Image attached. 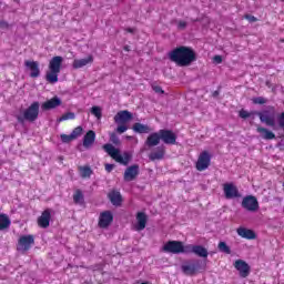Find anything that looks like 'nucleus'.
I'll list each match as a JSON object with an SVG mask.
<instances>
[{
  "label": "nucleus",
  "instance_id": "f257e3e1",
  "mask_svg": "<svg viewBox=\"0 0 284 284\" xmlns=\"http://www.w3.org/2000/svg\"><path fill=\"white\" fill-rule=\"evenodd\" d=\"M169 59L178 65L185 67L196 61V53L187 47H179L169 53Z\"/></svg>",
  "mask_w": 284,
  "mask_h": 284
},
{
  "label": "nucleus",
  "instance_id": "f03ea898",
  "mask_svg": "<svg viewBox=\"0 0 284 284\" xmlns=\"http://www.w3.org/2000/svg\"><path fill=\"white\" fill-rule=\"evenodd\" d=\"M61 65H63V57L55 55L49 62V71L45 74V81L54 84L59 82V74L61 73Z\"/></svg>",
  "mask_w": 284,
  "mask_h": 284
},
{
  "label": "nucleus",
  "instance_id": "7ed1b4c3",
  "mask_svg": "<svg viewBox=\"0 0 284 284\" xmlns=\"http://www.w3.org/2000/svg\"><path fill=\"white\" fill-rule=\"evenodd\" d=\"M104 152L111 156L116 163H121V165H128L132 159V155L129 152H124L123 155H121V150L114 148L111 143H106L102 146Z\"/></svg>",
  "mask_w": 284,
  "mask_h": 284
},
{
  "label": "nucleus",
  "instance_id": "20e7f679",
  "mask_svg": "<svg viewBox=\"0 0 284 284\" xmlns=\"http://www.w3.org/2000/svg\"><path fill=\"white\" fill-rule=\"evenodd\" d=\"M39 102H33L27 110L23 111V114L17 115V121L19 123H23L24 121H29L30 123H34L39 119Z\"/></svg>",
  "mask_w": 284,
  "mask_h": 284
},
{
  "label": "nucleus",
  "instance_id": "39448f33",
  "mask_svg": "<svg viewBox=\"0 0 284 284\" xmlns=\"http://www.w3.org/2000/svg\"><path fill=\"white\" fill-rule=\"evenodd\" d=\"M260 118L261 123H265L268 128H274L276 125V110L274 106H270L267 110L255 112Z\"/></svg>",
  "mask_w": 284,
  "mask_h": 284
},
{
  "label": "nucleus",
  "instance_id": "423d86ee",
  "mask_svg": "<svg viewBox=\"0 0 284 284\" xmlns=\"http://www.w3.org/2000/svg\"><path fill=\"white\" fill-rule=\"evenodd\" d=\"M181 270L185 276H196L201 272V261H186L181 265Z\"/></svg>",
  "mask_w": 284,
  "mask_h": 284
},
{
  "label": "nucleus",
  "instance_id": "0eeeda50",
  "mask_svg": "<svg viewBox=\"0 0 284 284\" xmlns=\"http://www.w3.org/2000/svg\"><path fill=\"white\" fill-rule=\"evenodd\" d=\"M162 251L168 254H183V242L181 241H169L163 246Z\"/></svg>",
  "mask_w": 284,
  "mask_h": 284
},
{
  "label": "nucleus",
  "instance_id": "6e6552de",
  "mask_svg": "<svg viewBox=\"0 0 284 284\" xmlns=\"http://www.w3.org/2000/svg\"><path fill=\"white\" fill-rule=\"evenodd\" d=\"M159 132L160 141H162L165 145H176V133L168 129H161Z\"/></svg>",
  "mask_w": 284,
  "mask_h": 284
},
{
  "label": "nucleus",
  "instance_id": "1a4fd4ad",
  "mask_svg": "<svg viewBox=\"0 0 284 284\" xmlns=\"http://www.w3.org/2000/svg\"><path fill=\"white\" fill-rule=\"evenodd\" d=\"M212 161V156L207 151H204L200 154L197 162H196V170L199 172H203L210 168V162Z\"/></svg>",
  "mask_w": 284,
  "mask_h": 284
},
{
  "label": "nucleus",
  "instance_id": "9d476101",
  "mask_svg": "<svg viewBox=\"0 0 284 284\" xmlns=\"http://www.w3.org/2000/svg\"><path fill=\"white\" fill-rule=\"evenodd\" d=\"M242 207L247 212H256L258 210V200L254 195H247L242 200Z\"/></svg>",
  "mask_w": 284,
  "mask_h": 284
},
{
  "label": "nucleus",
  "instance_id": "9b49d317",
  "mask_svg": "<svg viewBox=\"0 0 284 284\" xmlns=\"http://www.w3.org/2000/svg\"><path fill=\"white\" fill-rule=\"evenodd\" d=\"M34 245V236L32 235H23L18 241V251L19 252H28L30 247Z\"/></svg>",
  "mask_w": 284,
  "mask_h": 284
},
{
  "label": "nucleus",
  "instance_id": "f8f14e48",
  "mask_svg": "<svg viewBox=\"0 0 284 284\" xmlns=\"http://www.w3.org/2000/svg\"><path fill=\"white\" fill-rule=\"evenodd\" d=\"M223 192H224L225 199H229V200L241 197L239 187H236V185H234L233 183L223 184Z\"/></svg>",
  "mask_w": 284,
  "mask_h": 284
},
{
  "label": "nucleus",
  "instance_id": "ddd939ff",
  "mask_svg": "<svg viewBox=\"0 0 284 284\" xmlns=\"http://www.w3.org/2000/svg\"><path fill=\"white\" fill-rule=\"evenodd\" d=\"M140 168L139 164H133L131 166H128L124 171L123 179L126 183H130L131 181H135L136 176H139Z\"/></svg>",
  "mask_w": 284,
  "mask_h": 284
},
{
  "label": "nucleus",
  "instance_id": "4468645a",
  "mask_svg": "<svg viewBox=\"0 0 284 284\" xmlns=\"http://www.w3.org/2000/svg\"><path fill=\"white\" fill-rule=\"evenodd\" d=\"M234 267L237 270V272H240V276L242 278H247V276H250V264H247V262L237 260L234 263Z\"/></svg>",
  "mask_w": 284,
  "mask_h": 284
},
{
  "label": "nucleus",
  "instance_id": "2eb2a0df",
  "mask_svg": "<svg viewBox=\"0 0 284 284\" xmlns=\"http://www.w3.org/2000/svg\"><path fill=\"white\" fill-rule=\"evenodd\" d=\"M24 65L28 70H30L31 79H38V77H41V69H39V62L27 60L24 61Z\"/></svg>",
  "mask_w": 284,
  "mask_h": 284
},
{
  "label": "nucleus",
  "instance_id": "dca6fc26",
  "mask_svg": "<svg viewBox=\"0 0 284 284\" xmlns=\"http://www.w3.org/2000/svg\"><path fill=\"white\" fill-rule=\"evenodd\" d=\"M135 219L138 221V223L135 224V231L143 232V230L148 225V215L143 212H138Z\"/></svg>",
  "mask_w": 284,
  "mask_h": 284
},
{
  "label": "nucleus",
  "instance_id": "f3484780",
  "mask_svg": "<svg viewBox=\"0 0 284 284\" xmlns=\"http://www.w3.org/2000/svg\"><path fill=\"white\" fill-rule=\"evenodd\" d=\"M94 63V57L89 55L88 58H83V59H75L72 63V68L74 70H79L81 68H85V65H90Z\"/></svg>",
  "mask_w": 284,
  "mask_h": 284
},
{
  "label": "nucleus",
  "instance_id": "a211bd4d",
  "mask_svg": "<svg viewBox=\"0 0 284 284\" xmlns=\"http://www.w3.org/2000/svg\"><path fill=\"white\" fill-rule=\"evenodd\" d=\"M159 143H161L160 131L149 134V136L145 140L146 148H156Z\"/></svg>",
  "mask_w": 284,
  "mask_h": 284
},
{
  "label": "nucleus",
  "instance_id": "6ab92c4d",
  "mask_svg": "<svg viewBox=\"0 0 284 284\" xmlns=\"http://www.w3.org/2000/svg\"><path fill=\"white\" fill-rule=\"evenodd\" d=\"M114 221V216L112 215V212L110 211H104L100 214L99 219V225L101 227H109L110 223Z\"/></svg>",
  "mask_w": 284,
  "mask_h": 284
},
{
  "label": "nucleus",
  "instance_id": "aec40b11",
  "mask_svg": "<svg viewBox=\"0 0 284 284\" xmlns=\"http://www.w3.org/2000/svg\"><path fill=\"white\" fill-rule=\"evenodd\" d=\"M165 158V146L161 145L155 148L150 154V161H161Z\"/></svg>",
  "mask_w": 284,
  "mask_h": 284
},
{
  "label": "nucleus",
  "instance_id": "412c9836",
  "mask_svg": "<svg viewBox=\"0 0 284 284\" xmlns=\"http://www.w3.org/2000/svg\"><path fill=\"white\" fill-rule=\"evenodd\" d=\"M52 219V215L50 213V209H47L42 212L41 216L38 219V225L40 227H50V220Z\"/></svg>",
  "mask_w": 284,
  "mask_h": 284
},
{
  "label": "nucleus",
  "instance_id": "4be33fe9",
  "mask_svg": "<svg viewBox=\"0 0 284 284\" xmlns=\"http://www.w3.org/2000/svg\"><path fill=\"white\" fill-rule=\"evenodd\" d=\"M114 121L116 123H128L129 121H132V113L128 110L119 111L114 115Z\"/></svg>",
  "mask_w": 284,
  "mask_h": 284
},
{
  "label": "nucleus",
  "instance_id": "5701e85b",
  "mask_svg": "<svg viewBox=\"0 0 284 284\" xmlns=\"http://www.w3.org/2000/svg\"><path fill=\"white\" fill-rule=\"evenodd\" d=\"M59 105H61V98L53 97L52 99L42 103L41 108L42 110L48 111V110H54V108H59Z\"/></svg>",
  "mask_w": 284,
  "mask_h": 284
},
{
  "label": "nucleus",
  "instance_id": "b1692460",
  "mask_svg": "<svg viewBox=\"0 0 284 284\" xmlns=\"http://www.w3.org/2000/svg\"><path fill=\"white\" fill-rule=\"evenodd\" d=\"M94 141H97V133H94V131L92 130L88 131L83 138V148H85V150H89V148H92V145H94Z\"/></svg>",
  "mask_w": 284,
  "mask_h": 284
},
{
  "label": "nucleus",
  "instance_id": "393cba45",
  "mask_svg": "<svg viewBox=\"0 0 284 284\" xmlns=\"http://www.w3.org/2000/svg\"><path fill=\"white\" fill-rule=\"evenodd\" d=\"M132 130L136 134H150V132H152V128H150V125L142 124V123H139V122L133 124Z\"/></svg>",
  "mask_w": 284,
  "mask_h": 284
},
{
  "label": "nucleus",
  "instance_id": "a878e982",
  "mask_svg": "<svg viewBox=\"0 0 284 284\" xmlns=\"http://www.w3.org/2000/svg\"><path fill=\"white\" fill-rule=\"evenodd\" d=\"M237 234L242 239H247V241H254V239H256V233H254V231L245 229V227L237 229Z\"/></svg>",
  "mask_w": 284,
  "mask_h": 284
},
{
  "label": "nucleus",
  "instance_id": "bb28decb",
  "mask_svg": "<svg viewBox=\"0 0 284 284\" xmlns=\"http://www.w3.org/2000/svg\"><path fill=\"white\" fill-rule=\"evenodd\" d=\"M109 199H110L112 205H115L116 207H119V205H121V203L123 202V197L121 196V192H119V191L110 192Z\"/></svg>",
  "mask_w": 284,
  "mask_h": 284
},
{
  "label": "nucleus",
  "instance_id": "cd10ccee",
  "mask_svg": "<svg viewBox=\"0 0 284 284\" xmlns=\"http://www.w3.org/2000/svg\"><path fill=\"white\" fill-rule=\"evenodd\" d=\"M257 132H258V134H262V139H265L266 141H272V140L276 139V134H274V132H272L263 126H258Z\"/></svg>",
  "mask_w": 284,
  "mask_h": 284
},
{
  "label": "nucleus",
  "instance_id": "c85d7f7f",
  "mask_svg": "<svg viewBox=\"0 0 284 284\" xmlns=\"http://www.w3.org/2000/svg\"><path fill=\"white\" fill-rule=\"evenodd\" d=\"M192 253L196 256H200V258H207V248L201 246V245H194L192 248Z\"/></svg>",
  "mask_w": 284,
  "mask_h": 284
},
{
  "label": "nucleus",
  "instance_id": "c756f323",
  "mask_svg": "<svg viewBox=\"0 0 284 284\" xmlns=\"http://www.w3.org/2000/svg\"><path fill=\"white\" fill-rule=\"evenodd\" d=\"M10 217L6 214H0V232L10 227Z\"/></svg>",
  "mask_w": 284,
  "mask_h": 284
},
{
  "label": "nucleus",
  "instance_id": "7c9ffc66",
  "mask_svg": "<svg viewBox=\"0 0 284 284\" xmlns=\"http://www.w3.org/2000/svg\"><path fill=\"white\" fill-rule=\"evenodd\" d=\"M84 197H83V192L81 190H77L75 193L73 194V203L77 205H83Z\"/></svg>",
  "mask_w": 284,
  "mask_h": 284
},
{
  "label": "nucleus",
  "instance_id": "2f4dec72",
  "mask_svg": "<svg viewBox=\"0 0 284 284\" xmlns=\"http://www.w3.org/2000/svg\"><path fill=\"white\" fill-rule=\"evenodd\" d=\"M217 248L223 254H232V248H230V246L225 242H220Z\"/></svg>",
  "mask_w": 284,
  "mask_h": 284
},
{
  "label": "nucleus",
  "instance_id": "473e14b6",
  "mask_svg": "<svg viewBox=\"0 0 284 284\" xmlns=\"http://www.w3.org/2000/svg\"><path fill=\"white\" fill-rule=\"evenodd\" d=\"M80 174L82 179H88L92 175V169H90V166H81Z\"/></svg>",
  "mask_w": 284,
  "mask_h": 284
},
{
  "label": "nucleus",
  "instance_id": "72a5a7b5",
  "mask_svg": "<svg viewBox=\"0 0 284 284\" xmlns=\"http://www.w3.org/2000/svg\"><path fill=\"white\" fill-rule=\"evenodd\" d=\"M75 119V115L73 112H68V113H64L62 116L59 118V123H61L62 121H70V120H74Z\"/></svg>",
  "mask_w": 284,
  "mask_h": 284
},
{
  "label": "nucleus",
  "instance_id": "f704fd0d",
  "mask_svg": "<svg viewBox=\"0 0 284 284\" xmlns=\"http://www.w3.org/2000/svg\"><path fill=\"white\" fill-rule=\"evenodd\" d=\"M81 134H83V128L82 126H78L75 128L72 132H71V139H79V136H81Z\"/></svg>",
  "mask_w": 284,
  "mask_h": 284
},
{
  "label": "nucleus",
  "instance_id": "c9c22d12",
  "mask_svg": "<svg viewBox=\"0 0 284 284\" xmlns=\"http://www.w3.org/2000/svg\"><path fill=\"white\" fill-rule=\"evenodd\" d=\"M110 142L113 143V145H121V139H119L116 133H110Z\"/></svg>",
  "mask_w": 284,
  "mask_h": 284
},
{
  "label": "nucleus",
  "instance_id": "e433bc0d",
  "mask_svg": "<svg viewBox=\"0 0 284 284\" xmlns=\"http://www.w3.org/2000/svg\"><path fill=\"white\" fill-rule=\"evenodd\" d=\"M91 114L95 116L97 119H101L102 113H101V108L100 106H92L91 108Z\"/></svg>",
  "mask_w": 284,
  "mask_h": 284
},
{
  "label": "nucleus",
  "instance_id": "4c0bfd02",
  "mask_svg": "<svg viewBox=\"0 0 284 284\" xmlns=\"http://www.w3.org/2000/svg\"><path fill=\"white\" fill-rule=\"evenodd\" d=\"M253 103H255L256 105H265V103H267V99L263 97H257L253 99Z\"/></svg>",
  "mask_w": 284,
  "mask_h": 284
},
{
  "label": "nucleus",
  "instance_id": "58836bf2",
  "mask_svg": "<svg viewBox=\"0 0 284 284\" xmlns=\"http://www.w3.org/2000/svg\"><path fill=\"white\" fill-rule=\"evenodd\" d=\"M60 139L62 143H70L71 141H74V138H72V134H61Z\"/></svg>",
  "mask_w": 284,
  "mask_h": 284
},
{
  "label": "nucleus",
  "instance_id": "ea45409f",
  "mask_svg": "<svg viewBox=\"0 0 284 284\" xmlns=\"http://www.w3.org/2000/svg\"><path fill=\"white\" fill-rule=\"evenodd\" d=\"M250 116H252V113H250V112H247L243 109L240 111V118L241 119H250Z\"/></svg>",
  "mask_w": 284,
  "mask_h": 284
},
{
  "label": "nucleus",
  "instance_id": "a19ab883",
  "mask_svg": "<svg viewBox=\"0 0 284 284\" xmlns=\"http://www.w3.org/2000/svg\"><path fill=\"white\" fill-rule=\"evenodd\" d=\"M118 134H123L124 132H128V126L126 125H119L116 128Z\"/></svg>",
  "mask_w": 284,
  "mask_h": 284
},
{
  "label": "nucleus",
  "instance_id": "79ce46f5",
  "mask_svg": "<svg viewBox=\"0 0 284 284\" xmlns=\"http://www.w3.org/2000/svg\"><path fill=\"white\" fill-rule=\"evenodd\" d=\"M178 28H179V30H185V28H187V22L180 20L178 22Z\"/></svg>",
  "mask_w": 284,
  "mask_h": 284
},
{
  "label": "nucleus",
  "instance_id": "37998d69",
  "mask_svg": "<svg viewBox=\"0 0 284 284\" xmlns=\"http://www.w3.org/2000/svg\"><path fill=\"white\" fill-rule=\"evenodd\" d=\"M194 247V245H186V246H184L183 245V254H190V253H192V248Z\"/></svg>",
  "mask_w": 284,
  "mask_h": 284
},
{
  "label": "nucleus",
  "instance_id": "c03bdc74",
  "mask_svg": "<svg viewBox=\"0 0 284 284\" xmlns=\"http://www.w3.org/2000/svg\"><path fill=\"white\" fill-rule=\"evenodd\" d=\"M153 91L156 93V94H164L165 91H163V89L159 85L156 87H153Z\"/></svg>",
  "mask_w": 284,
  "mask_h": 284
},
{
  "label": "nucleus",
  "instance_id": "a18cd8bd",
  "mask_svg": "<svg viewBox=\"0 0 284 284\" xmlns=\"http://www.w3.org/2000/svg\"><path fill=\"white\" fill-rule=\"evenodd\" d=\"M245 19H247V21H250V23L256 22V17H254V16L246 14Z\"/></svg>",
  "mask_w": 284,
  "mask_h": 284
},
{
  "label": "nucleus",
  "instance_id": "49530a36",
  "mask_svg": "<svg viewBox=\"0 0 284 284\" xmlns=\"http://www.w3.org/2000/svg\"><path fill=\"white\" fill-rule=\"evenodd\" d=\"M278 123H280V128L284 129V112L281 113V115L278 118Z\"/></svg>",
  "mask_w": 284,
  "mask_h": 284
},
{
  "label": "nucleus",
  "instance_id": "de8ad7c7",
  "mask_svg": "<svg viewBox=\"0 0 284 284\" xmlns=\"http://www.w3.org/2000/svg\"><path fill=\"white\" fill-rule=\"evenodd\" d=\"M214 63H223V58L221 55L213 57Z\"/></svg>",
  "mask_w": 284,
  "mask_h": 284
},
{
  "label": "nucleus",
  "instance_id": "09e8293b",
  "mask_svg": "<svg viewBox=\"0 0 284 284\" xmlns=\"http://www.w3.org/2000/svg\"><path fill=\"white\" fill-rule=\"evenodd\" d=\"M105 170L112 172L114 170V164H105Z\"/></svg>",
  "mask_w": 284,
  "mask_h": 284
},
{
  "label": "nucleus",
  "instance_id": "8fccbe9b",
  "mask_svg": "<svg viewBox=\"0 0 284 284\" xmlns=\"http://www.w3.org/2000/svg\"><path fill=\"white\" fill-rule=\"evenodd\" d=\"M125 30H126V32H130L131 34H134V29L128 28V29H125Z\"/></svg>",
  "mask_w": 284,
  "mask_h": 284
},
{
  "label": "nucleus",
  "instance_id": "3c124183",
  "mask_svg": "<svg viewBox=\"0 0 284 284\" xmlns=\"http://www.w3.org/2000/svg\"><path fill=\"white\" fill-rule=\"evenodd\" d=\"M6 26H8V23H6V21H0V27L1 28L6 27Z\"/></svg>",
  "mask_w": 284,
  "mask_h": 284
},
{
  "label": "nucleus",
  "instance_id": "603ef678",
  "mask_svg": "<svg viewBox=\"0 0 284 284\" xmlns=\"http://www.w3.org/2000/svg\"><path fill=\"white\" fill-rule=\"evenodd\" d=\"M212 97H213L214 99H216V97H219V91H214L213 94H212Z\"/></svg>",
  "mask_w": 284,
  "mask_h": 284
},
{
  "label": "nucleus",
  "instance_id": "864d4df0",
  "mask_svg": "<svg viewBox=\"0 0 284 284\" xmlns=\"http://www.w3.org/2000/svg\"><path fill=\"white\" fill-rule=\"evenodd\" d=\"M125 52H130V45L124 47Z\"/></svg>",
  "mask_w": 284,
  "mask_h": 284
},
{
  "label": "nucleus",
  "instance_id": "5fc2aeb1",
  "mask_svg": "<svg viewBox=\"0 0 284 284\" xmlns=\"http://www.w3.org/2000/svg\"><path fill=\"white\" fill-rule=\"evenodd\" d=\"M282 185H283V187H284V182H283V184H282Z\"/></svg>",
  "mask_w": 284,
  "mask_h": 284
}]
</instances>
